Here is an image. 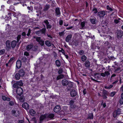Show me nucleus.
I'll return each instance as SVG.
<instances>
[{"mask_svg":"<svg viewBox=\"0 0 123 123\" xmlns=\"http://www.w3.org/2000/svg\"><path fill=\"white\" fill-rule=\"evenodd\" d=\"M106 11H102L98 12L97 16L100 18H103L105 14Z\"/></svg>","mask_w":123,"mask_h":123,"instance_id":"1","label":"nucleus"},{"mask_svg":"<svg viewBox=\"0 0 123 123\" xmlns=\"http://www.w3.org/2000/svg\"><path fill=\"white\" fill-rule=\"evenodd\" d=\"M17 93L19 95L22 94L23 93V90L21 87H18L16 91Z\"/></svg>","mask_w":123,"mask_h":123,"instance_id":"2","label":"nucleus"},{"mask_svg":"<svg viewBox=\"0 0 123 123\" xmlns=\"http://www.w3.org/2000/svg\"><path fill=\"white\" fill-rule=\"evenodd\" d=\"M61 108L60 106L58 105H57L54 108V111L55 112H59Z\"/></svg>","mask_w":123,"mask_h":123,"instance_id":"3","label":"nucleus"},{"mask_svg":"<svg viewBox=\"0 0 123 123\" xmlns=\"http://www.w3.org/2000/svg\"><path fill=\"white\" fill-rule=\"evenodd\" d=\"M21 61L20 60H17L16 63V67L18 68H19L21 66Z\"/></svg>","mask_w":123,"mask_h":123,"instance_id":"4","label":"nucleus"},{"mask_svg":"<svg viewBox=\"0 0 123 123\" xmlns=\"http://www.w3.org/2000/svg\"><path fill=\"white\" fill-rule=\"evenodd\" d=\"M22 107L26 109H28L29 107V105L26 103H24L23 104Z\"/></svg>","mask_w":123,"mask_h":123,"instance_id":"5","label":"nucleus"},{"mask_svg":"<svg viewBox=\"0 0 123 123\" xmlns=\"http://www.w3.org/2000/svg\"><path fill=\"white\" fill-rule=\"evenodd\" d=\"M110 74V73L108 71H105L104 73H102L101 74V76L103 77H105V76H108Z\"/></svg>","mask_w":123,"mask_h":123,"instance_id":"6","label":"nucleus"},{"mask_svg":"<svg viewBox=\"0 0 123 123\" xmlns=\"http://www.w3.org/2000/svg\"><path fill=\"white\" fill-rule=\"evenodd\" d=\"M47 117L46 114L43 115H41L40 117V121H43L44 119L47 118Z\"/></svg>","mask_w":123,"mask_h":123,"instance_id":"7","label":"nucleus"},{"mask_svg":"<svg viewBox=\"0 0 123 123\" xmlns=\"http://www.w3.org/2000/svg\"><path fill=\"white\" fill-rule=\"evenodd\" d=\"M44 22L46 24L47 29H50L51 27V26L49 24V23L47 20L44 21Z\"/></svg>","mask_w":123,"mask_h":123,"instance_id":"8","label":"nucleus"},{"mask_svg":"<svg viewBox=\"0 0 123 123\" xmlns=\"http://www.w3.org/2000/svg\"><path fill=\"white\" fill-rule=\"evenodd\" d=\"M70 94L72 97H74L77 94L76 91L74 90H73L70 92Z\"/></svg>","mask_w":123,"mask_h":123,"instance_id":"9","label":"nucleus"},{"mask_svg":"<svg viewBox=\"0 0 123 123\" xmlns=\"http://www.w3.org/2000/svg\"><path fill=\"white\" fill-rule=\"evenodd\" d=\"M17 42L16 41L14 40L12 41L11 43V45L12 48H14L16 45Z\"/></svg>","mask_w":123,"mask_h":123,"instance_id":"10","label":"nucleus"},{"mask_svg":"<svg viewBox=\"0 0 123 123\" xmlns=\"http://www.w3.org/2000/svg\"><path fill=\"white\" fill-rule=\"evenodd\" d=\"M29 113L32 116H34L36 112L33 109H31L30 110Z\"/></svg>","mask_w":123,"mask_h":123,"instance_id":"11","label":"nucleus"},{"mask_svg":"<svg viewBox=\"0 0 123 123\" xmlns=\"http://www.w3.org/2000/svg\"><path fill=\"white\" fill-rule=\"evenodd\" d=\"M11 42L10 41L7 40L6 41V47L8 49H10L11 48L10 45Z\"/></svg>","mask_w":123,"mask_h":123,"instance_id":"12","label":"nucleus"},{"mask_svg":"<svg viewBox=\"0 0 123 123\" xmlns=\"http://www.w3.org/2000/svg\"><path fill=\"white\" fill-rule=\"evenodd\" d=\"M68 84V81L64 79L62 80V85L64 86H66Z\"/></svg>","mask_w":123,"mask_h":123,"instance_id":"13","label":"nucleus"},{"mask_svg":"<svg viewBox=\"0 0 123 123\" xmlns=\"http://www.w3.org/2000/svg\"><path fill=\"white\" fill-rule=\"evenodd\" d=\"M19 74L20 76L23 77L25 74V72L23 69H21L19 72Z\"/></svg>","mask_w":123,"mask_h":123,"instance_id":"14","label":"nucleus"},{"mask_svg":"<svg viewBox=\"0 0 123 123\" xmlns=\"http://www.w3.org/2000/svg\"><path fill=\"white\" fill-rule=\"evenodd\" d=\"M72 36L71 35H68L66 37V41L67 42H68L69 40H71L72 38Z\"/></svg>","mask_w":123,"mask_h":123,"instance_id":"15","label":"nucleus"},{"mask_svg":"<svg viewBox=\"0 0 123 123\" xmlns=\"http://www.w3.org/2000/svg\"><path fill=\"white\" fill-rule=\"evenodd\" d=\"M46 114L47 118H49L51 119H53L54 116V114H53L51 113L49 114Z\"/></svg>","mask_w":123,"mask_h":123,"instance_id":"16","label":"nucleus"},{"mask_svg":"<svg viewBox=\"0 0 123 123\" xmlns=\"http://www.w3.org/2000/svg\"><path fill=\"white\" fill-rule=\"evenodd\" d=\"M33 47L32 44H31L27 46L26 47V49L27 50H29L31 49Z\"/></svg>","mask_w":123,"mask_h":123,"instance_id":"17","label":"nucleus"},{"mask_svg":"<svg viewBox=\"0 0 123 123\" xmlns=\"http://www.w3.org/2000/svg\"><path fill=\"white\" fill-rule=\"evenodd\" d=\"M122 36V33L120 31H118L117 33V36L118 38H120Z\"/></svg>","mask_w":123,"mask_h":123,"instance_id":"18","label":"nucleus"},{"mask_svg":"<svg viewBox=\"0 0 123 123\" xmlns=\"http://www.w3.org/2000/svg\"><path fill=\"white\" fill-rule=\"evenodd\" d=\"M17 98L21 102H23L24 101V99L23 98L21 97L20 95L18 96H17Z\"/></svg>","mask_w":123,"mask_h":123,"instance_id":"19","label":"nucleus"},{"mask_svg":"<svg viewBox=\"0 0 123 123\" xmlns=\"http://www.w3.org/2000/svg\"><path fill=\"white\" fill-rule=\"evenodd\" d=\"M55 11L56 14L57 15H59L60 14L61 12L59 8H56Z\"/></svg>","mask_w":123,"mask_h":123,"instance_id":"20","label":"nucleus"},{"mask_svg":"<svg viewBox=\"0 0 123 123\" xmlns=\"http://www.w3.org/2000/svg\"><path fill=\"white\" fill-rule=\"evenodd\" d=\"M85 65L86 67L88 68L90 67V64L89 62L88 61H86L85 63Z\"/></svg>","mask_w":123,"mask_h":123,"instance_id":"21","label":"nucleus"},{"mask_svg":"<svg viewBox=\"0 0 123 123\" xmlns=\"http://www.w3.org/2000/svg\"><path fill=\"white\" fill-rule=\"evenodd\" d=\"M2 98L4 101L7 100L9 101L10 100V99L9 98L6 97L5 96H2Z\"/></svg>","mask_w":123,"mask_h":123,"instance_id":"22","label":"nucleus"},{"mask_svg":"<svg viewBox=\"0 0 123 123\" xmlns=\"http://www.w3.org/2000/svg\"><path fill=\"white\" fill-rule=\"evenodd\" d=\"M93 118V115L92 113L89 114L88 115V119H92Z\"/></svg>","mask_w":123,"mask_h":123,"instance_id":"23","label":"nucleus"},{"mask_svg":"<svg viewBox=\"0 0 123 123\" xmlns=\"http://www.w3.org/2000/svg\"><path fill=\"white\" fill-rule=\"evenodd\" d=\"M45 44L48 46H50L51 45V43L48 41H46L45 42Z\"/></svg>","mask_w":123,"mask_h":123,"instance_id":"24","label":"nucleus"},{"mask_svg":"<svg viewBox=\"0 0 123 123\" xmlns=\"http://www.w3.org/2000/svg\"><path fill=\"white\" fill-rule=\"evenodd\" d=\"M12 113L13 115L17 117L18 115L19 114V113L18 112V113L17 114H16V111H15V110H12Z\"/></svg>","mask_w":123,"mask_h":123,"instance_id":"25","label":"nucleus"},{"mask_svg":"<svg viewBox=\"0 0 123 123\" xmlns=\"http://www.w3.org/2000/svg\"><path fill=\"white\" fill-rule=\"evenodd\" d=\"M90 21L91 23L93 24H95L97 22V19L95 18L94 19H90Z\"/></svg>","mask_w":123,"mask_h":123,"instance_id":"26","label":"nucleus"},{"mask_svg":"<svg viewBox=\"0 0 123 123\" xmlns=\"http://www.w3.org/2000/svg\"><path fill=\"white\" fill-rule=\"evenodd\" d=\"M103 92L104 95V98L106 99L107 98V97L106 96V95L107 94V91L105 90H103Z\"/></svg>","mask_w":123,"mask_h":123,"instance_id":"27","label":"nucleus"},{"mask_svg":"<svg viewBox=\"0 0 123 123\" xmlns=\"http://www.w3.org/2000/svg\"><path fill=\"white\" fill-rule=\"evenodd\" d=\"M33 38L36 39V41L38 42V43L40 42V41H41V39L40 37H36V36H33Z\"/></svg>","mask_w":123,"mask_h":123,"instance_id":"28","label":"nucleus"},{"mask_svg":"<svg viewBox=\"0 0 123 123\" xmlns=\"http://www.w3.org/2000/svg\"><path fill=\"white\" fill-rule=\"evenodd\" d=\"M56 65L58 67H59L61 65V63L60 61L58 60H57L55 62Z\"/></svg>","mask_w":123,"mask_h":123,"instance_id":"29","label":"nucleus"},{"mask_svg":"<svg viewBox=\"0 0 123 123\" xmlns=\"http://www.w3.org/2000/svg\"><path fill=\"white\" fill-rule=\"evenodd\" d=\"M20 76L18 73H17L15 75V77L16 79L17 80H19L20 78Z\"/></svg>","mask_w":123,"mask_h":123,"instance_id":"30","label":"nucleus"},{"mask_svg":"<svg viewBox=\"0 0 123 123\" xmlns=\"http://www.w3.org/2000/svg\"><path fill=\"white\" fill-rule=\"evenodd\" d=\"M64 77L63 75L61 74L58 75L56 79L57 80H59L61 79L62 78Z\"/></svg>","mask_w":123,"mask_h":123,"instance_id":"31","label":"nucleus"},{"mask_svg":"<svg viewBox=\"0 0 123 123\" xmlns=\"http://www.w3.org/2000/svg\"><path fill=\"white\" fill-rule=\"evenodd\" d=\"M87 58L85 55H83L81 57V59L82 61L84 62L86 59Z\"/></svg>","mask_w":123,"mask_h":123,"instance_id":"32","label":"nucleus"},{"mask_svg":"<svg viewBox=\"0 0 123 123\" xmlns=\"http://www.w3.org/2000/svg\"><path fill=\"white\" fill-rule=\"evenodd\" d=\"M65 31V30L63 31L59 32V35L61 37L64 36V34H65V33H64Z\"/></svg>","mask_w":123,"mask_h":123,"instance_id":"33","label":"nucleus"},{"mask_svg":"<svg viewBox=\"0 0 123 123\" xmlns=\"http://www.w3.org/2000/svg\"><path fill=\"white\" fill-rule=\"evenodd\" d=\"M113 86L112 85H110L107 86H106L105 87V88L106 89H110Z\"/></svg>","mask_w":123,"mask_h":123,"instance_id":"34","label":"nucleus"},{"mask_svg":"<svg viewBox=\"0 0 123 123\" xmlns=\"http://www.w3.org/2000/svg\"><path fill=\"white\" fill-rule=\"evenodd\" d=\"M49 7V6L48 5H46L44 7V10L46 11L47 10Z\"/></svg>","mask_w":123,"mask_h":123,"instance_id":"35","label":"nucleus"},{"mask_svg":"<svg viewBox=\"0 0 123 123\" xmlns=\"http://www.w3.org/2000/svg\"><path fill=\"white\" fill-rule=\"evenodd\" d=\"M116 75V74H113L111 76L110 78V81L111 82L113 80V77H115Z\"/></svg>","mask_w":123,"mask_h":123,"instance_id":"36","label":"nucleus"},{"mask_svg":"<svg viewBox=\"0 0 123 123\" xmlns=\"http://www.w3.org/2000/svg\"><path fill=\"white\" fill-rule=\"evenodd\" d=\"M41 41L39 43L41 46H43L44 45V41L42 39H41Z\"/></svg>","mask_w":123,"mask_h":123,"instance_id":"37","label":"nucleus"},{"mask_svg":"<svg viewBox=\"0 0 123 123\" xmlns=\"http://www.w3.org/2000/svg\"><path fill=\"white\" fill-rule=\"evenodd\" d=\"M118 115L116 111H115L113 113V115L114 117H115Z\"/></svg>","mask_w":123,"mask_h":123,"instance_id":"38","label":"nucleus"},{"mask_svg":"<svg viewBox=\"0 0 123 123\" xmlns=\"http://www.w3.org/2000/svg\"><path fill=\"white\" fill-rule=\"evenodd\" d=\"M17 83L18 84V85H19L20 86H22L23 85V83L21 81H19L17 82Z\"/></svg>","mask_w":123,"mask_h":123,"instance_id":"39","label":"nucleus"},{"mask_svg":"<svg viewBox=\"0 0 123 123\" xmlns=\"http://www.w3.org/2000/svg\"><path fill=\"white\" fill-rule=\"evenodd\" d=\"M79 53L80 55H82L84 54V51L82 50H81L80 51Z\"/></svg>","mask_w":123,"mask_h":123,"instance_id":"40","label":"nucleus"},{"mask_svg":"<svg viewBox=\"0 0 123 123\" xmlns=\"http://www.w3.org/2000/svg\"><path fill=\"white\" fill-rule=\"evenodd\" d=\"M5 51V50L4 49H2L0 51V55H1L3 54Z\"/></svg>","mask_w":123,"mask_h":123,"instance_id":"41","label":"nucleus"},{"mask_svg":"<svg viewBox=\"0 0 123 123\" xmlns=\"http://www.w3.org/2000/svg\"><path fill=\"white\" fill-rule=\"evenodd\" d=\"M117 112L118 115L120 114L121 113V109H118L116 111Z\"/></svg>","mask_w":123,"mask_h":123,"instance_id":"42","label":"nucleus"},{"mask_svg":"<svg viewBox=\"0 0 123 123\" xmlns=\"http://www.w3.org/2000/svg\"><path fill=\"white\" fill-rule=\"evenodd\" d=\"M107 10L110 11H113L112 9L109 6H107Z\"/></svg>","mask_w":123,"mask_h":123,"instance_id":"43","label":"nucleus"},{"mask_svg":"<svg viewBox=\"0 0 123 123\" xmlns=\"http://www.w3.org/2000/svg\"><path fill=\"white\" fill-rule=\"evenodd\" d=\"M79 21L77 19H75L74 22V23L76 25H77L79 24Z\"/></svg>","mask_w":123,"mask_h":123,"instance_id":"44","label":"nucleus"},{"mask_svg":"<svg viewBox=\"0 0 123 123\" xmlns=\"http://www.w3.org/2000/svg\"><path fill=\"white\" fill-rule=\"evenodd\" d=\"M85 23L84 22H82L81 24V26L82 28L83 29L85 26Z\"/></svg>","mask_w":123,"mask_h":123,"instance_id":"45","label":"nucleus"},{"mask_svg":"<svg viewBox=\"0 0 123 123\" xmlns=\"http://www.w3.org/2000/svg\"><path fill=\"white\" fill-rule=\"evenodd\" d=\"M13 87L15 88H16L18 86V85L17 83L14 84L13 85Z\"/></svg>","mask_w":123,"mask_h":123,"instance_id":"46","label":"nucleus"},{"mask_svg":"<svg viewBox=\"0 0 123 123\" xmlns=\"http://www.w3.org/2000/svg\"><path fill=\"white\" fill-rule=\"evenodd\" d=\"M70 107L71 108L74 109L76 107V106L75 105L73 104L70 105Z\"/></svg>","mask_w":123,"mask_h":123,"instance_id":"47","label":"nucleus"},{"mask_svg":"<svg viewBox=\"0 0 123 123\" xmlns=\"http://www.w3.org/2000/svg\"><path fill=\"white\" fill-rule=\"evenodd\" d=\"M119 103L121 105L123 104V98H121L119 101Z\"/></svg>","mask_w":123,"mask_h":123,"instance_id":"48","label":"nucleus"},{"mask_svg":"<svg viewBox=\"0 0 123 123\" xmlns=\"http://www.w3.org/2000/svg\"><path fill=\"white\" fill-rule=\"evenodd\" d=\"M46 29L45 28L43 29L41 31L42 33L43 34H44L45 32Z\"/></svg>","mask_w":123,"mask_h":123,"instance_id":"49","label":"nucleus"},{"mask_svg":"<svg viewBox=\"0 0 123 123\" xmlns=\"http://www.w3.org/2000/svg\"><path fill=\"white\" fill-rule=\"evenodd\" d=\"M74 101H73L72 100H70L69 102V104L70 105H71L74 104Z\"/></svg>","mask_w":123,"mask_h":123,"instance_id":"50","label":"nucleus"},{"mask_svg":"<svg viewBox=\"0 0 123 123\" xmlns=\"http://www.w3.org/2000/svg\"><path fill=\"white\" fill-rule=\"evenodd\" d=\"M21 38V35H19L17 37V42H19V39Z\"/></svg>","mask_w":123,"mask_h":123,"instance_id":"51","label":"nucleus"},{"mask_svg":"<svg viewBox=\"0 0 123 123\" xmlns=\"http://www.w3.org/2000/svg\"><path fill=\"white\" fill-rule=\"evenodd\" d=\"M59 51L61 52L64 55L65 54V51L63 49H62V50L61 51L60 50H59Z\"/></svg>","mask_w":123,"mask_h":123,"instance_id":"52","label":"nucleus"},{"mask_svg":"<svg viewBox=\"0 0 123 123\" xmlns=\"http://www.w3.org/2000/svg\"><path fill=\"white\" fill-rule=\"evenodd\" d=\"M31 32V30L30 29H29L28 31V32L27 34V35L28 36H29Z\"/></svg>","mask_w":123,"mask_h":123,"instance_id":"53","label":"nucleus"},{"mask_svg":"<svg viewBox=\"0 0 123 123\" xmlns=\"http://www.w3.org/2000/svg\"><path fill=\"white\" fill-rule=\"evenodd\" d=\"M115 94V92H112L111 93L110 96L112 97Z\"/></svg>","mask_w":123,"mask_h":123,"instance_id":"54","label":"nucleus"},{"mask_svg":"<svg viewBox=\"0 0 123 123\" xmlns=\"http://www.w3.org/2000/svg\"><path fill=\"white\" fill-rule=\"evenodd\" d=\"M92 11H94V13H97V11L96 9L94 8L92 9Z\"/></svg>","mask_w":123,"mask_h":123,"instance_id":"55","label":"nucleus"},{"mask_svg":"<svg viewBox=\"0 0 123 123\" xmlns=\"http://www.w3.org/2000/svg\"><path fill=\"white\" fill-rule=\"evenodd\" d=\"M63 23V21L62 20H60L59 21V24L60 25H62Z\"/></svg>","mask_w":123,"mask_h":123,"instance_id":"56","label":"nucleus"},{"mask_svg":"<svg viewBox=\"0 0 123 123\" xmlns=\"http://www.w3.org/2000/svg\"><path fill=\"white\" fill-rule=\"evenodd\" d=\"M24 55L26 56H27L29 55V54L28 52H25L24 53Z\"/></svg>","mask_w":123,"mask_h":123,"instance_id":"57","label":"nucleus"},{"mask_svg":"<svg viewBox=\"0 0 123 123\" xmlns=\"http://www.w3.org/2000/svg\"><path fill=\"white\" fill-rule=\"evenodd\" d=\"M14 57L12 58H11L10 60H9V62H11L13 60H14Z\"/></svg>","mask_w":123,"mask_h":123,"instance_id":"58","label":"nucleus"},{"mask_svg":"<svg viewBox=\"0 0 123 123\" xmlns=\"http://www.w3.org/2000/svg\"><path fill=\"white\" fill-rule=\"evenodd\" d=\"M9 105H10L12 106L14 105V103L12 101H10L9 102Z\"/></svg>","mask_w":123,"mask_h":123,"instance_id":"59","label":"nucleus"},{"mask_svg":"<svg viewBox=\"0 0 123 123\" xmlns=\"http://www.w3.org/2000/svg\"><path fill=\"white\" fill-rule=\"evenodd\" d=\"M83 92L84 94L85 95L86 93V89H84L83 91Z\"/></svg>","mask_w":123,"mask_h":123,"instance_id":"60","label":"nucleus"},{"mask_svg":"<svg viewBox=\"0 0 123 123\" xmlns=\"http://www.w3.org/2000/svg\"><path fill=\"white\" fill-rule=\"evenodd\" d=\"M118 82V80H116L112 83V84L114 85L116 84Z\"/></svg>","mask_w":123,"mask_h":123,"instance_id":"61","label":"nucleus"},{"mask_svg":"<svg viewBox=\"0 0 123 123\" xmlns=\"http://www.w3.org/2000/svg\"><path fill=\"white\" fill-rule=\"evenodd\" d=\"M114 22L116 24H117L119 22L117 20H114Z\"/></svg>","mask_w":123,"mask_h":123,"instance_id":"62","label":"nucleus"},{"mask_svg":"<svg viewBox=\"0 0 123 123\" xmlns=\"http://www.w3.org/2000/svg\"><path fill=\"white\" fill-rule=\"evenodd\" d=\"M18 123H24V121L23 120H19V121Z\"/></svg>","mask_w":123,"mask_h":123,"instance_id":"63","label":"nucleus"},{"mask_svg":"<svg viewBox=\"0 0 123 123\" xmlns=\"http://www.w3.org/2000/svg\"><path fill=\"white\" fill-rule=\"evenodd\" d=\"M62 70H59L58 71L59 74H60L62 73Z\"/></svg>","mask_w":123,"mask_h":123,"instance_id":"64","label":"nucleus"}]
</instances>
